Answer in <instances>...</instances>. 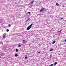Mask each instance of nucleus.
Wrapping results in <instances>:
<instances>
[{"instance_id": "1", "label": "nucleus", "mask_w": 66, "mask_h": 66, "mask_svg": "<svg viewBox=\"0 0 66 66\" xmlns=\"http://www.w3.org/2000/svg\"><path fill=\"white\" fill-rule=\"evenodd\" d=\"M33 26V24H31L29 25V26L28 27H27V30H30L31 28V27H32V26Z\"/></svg>"}, {"instance_id": "2", "label": "nucleus", "mask_w": 66, "mask_h": 66, "mask_svg": "<svg viewBox=\"0 0 66 66\" xmlns=\"http://www.w3.org/2000/svg\"><path fill=\"white\" fill-rule=\"evenodd\" d=\"M45 9L44 8H41V10L39 11L40 12H42V11H43Z\"/></svg>"}, {"instance_id": "3", "label": "nucleus", "mask_w": 66, "mask_h": 66, "mask_svg": "<svg viewBox=\"0 0 66 66\" xmlns=\"http://www.w3.org/2000/svg\"><path fill=\"white\" fill-rule=\"evenodd\" d=\"M34 2V1H32L30 2V3L31 4H33V2Z\"/></svg>"}, {"instance_id": "4", "label": "nucleus", "mask_w": 66, "mask_h": 66, "mask_svg": "<svg viewBox=\"0 0 66 66\" xmlns=\"http://www.w3.org/2000/svg\"><path fill=\"white\" fill-rule=\"evenodd\" d=\"M56 42L55 41H53V42H52V44H55Z\"/></svg>"}, {"instance_id": "5", "label": "nucleus", "mask_w": 66, "mask_h": 66, "mask_svg": "<svg viewBox=\"0 0 66 66\" xmlns=\"http://www.w3.org/2000/svg\"><path fill=\"white\" fill-rule=\"evenodd\" d=\"M30 18H28V19H27V20H26V22H27V21H28V20H30Z\"/></svg>"}, {"instance_id": "6", "label": "nucleus", "mask_w": 66, "mask_h": 66, "mask_svg": "<svg viewBox=\"0 0 66 66\" xmlns=\"http://www.w3.org/2000/svg\"><path fill=\"white\" fill-rule=\"evenodd\" d=\"M15 56L16 57H17L18 56V54H15Z\"/></svg>"}, {"instance_id": "7", "label": "nucleus", "mask_w": 66, "mask_h": 66, "mask_svg": "<svg viewBox=\"0 0 66 66\" xmlns=\"http://www.w3.org/2000/svg\"><path fill=\"white\" fill-rule=\"evenodd\" d=\"M22 41L23 44H25V41L24 40H23Z\"/></svg>"}, {"instance_id": "8", "label": "nucleus", "mask_w": 66, "mask_h": 66, "mask_svg": "<svg viewBox=\"0 0 66 66\" xmlns=\"http://www.w3.org/2000/svg\"><path fill=\"white\" fill-rule=\"evenodd\" d=\"M56 4L57 6H59V4H58L57 3H56Z\"/></svg>"}, {"instance_id": "9", "label": "nucleus", "mask_w": 66, "mask_h": 66, "mask_svg": "<svg viewBox=\"0 0 66 66\" xmlns=\"http://www.w3.org/2000/svg\"><path fill=\"white\" fill-rule=\"evenodd\" d=\"M53 66V64H50L49 66Z\"/></svg>"}, {"instance_id": "10", "label": "nucleus", "mask_w": 66, "mask_h": 66, "mask_svg": "<svg viewBox=\"0 0 66 66\" xmlns=\"http://www.w3.org/2000/svg\"><path fill=\"white\" fill-rule=\"evenodd\" d=\"M53 49H51L50 50V51H53Z\"/></svg>"}, {"instance_id": "11", "label": "nucleus", "mask_w": 66, "mask_h": 66, "mask_svg": "<svg viewBox=\"0 0 66 66\" xmlns=\"http://www.w3.org/2000/svg\"><path fill=\"white\" fill-rule=\"evenodd\" d=\"M18 49H17V48H16V52H18Z\"/></svg>"}, {"instance_id": "12", "label": "nucleus", "mask_w": 66, "mask_h": 66, "mask_svg": "<svg viewBox=\"0 0 66 66\" xmlns=\"http://www.w3.org/2000/svg\"><path fill=\"white\" fill-rule=\"evenodd\" d=\"M61 31H62V30H60V31H58V32L59 33H60V32H61Z\"/></svg>"}, {"instance_id": "13", "label": "nucleus", "mask_w": 66, "mask_h": 66, "mask_svg": "<svg viewBox=\"0 0 66 66\" xmlns=\"http://www.w3.org/2000/svg\"><path fill=\"white\" fill-rule=\"evenodd\" d=\"M11 26V24H9L8 25V27H10Z\"/></svg>"}, {"instance_id": "14", "label": "nucleus", "mask_w": 66, "mask_h": 66, "mask_svg": "<svg viewBox=\"0 0 66 66\" xmlns=\"http://www.w3.org/2000/svg\"><path fill=\"white\" fill-rule=\"evenodd\" d=\"M21 47V45H20V44L19 45V46H18V47Z\"/></svg>"}, {"instance_id": "15", "label": "nucleus", "mask_w": 66, "mask_h": 66, "mask_svg": "<svg viewBox=\"0 0 66 66\" xmlns=\"http://www.w3.org/2000/svg\"><path fill=\"white\" fill-rule=\"evenodd\" d=\"M9 30L8 29H7L6 30V31L7 32H9Z\"/></svg>"}, {"instance_id": "16", "label": "nucleus", "mask_w": 66, "mask_h": 66, "mask_svg": "<svg viewBox=\"0 0 66 66\" xmlns=\"http://www.w3.org/2000/svg\"><path fill=\"white\" fill-rule=\"evenodd\" d=\"M57 64V62H56L54 63V65H56V64Z\"/></svg>"}, {"instance_id": "17", "label": "nucleus", "mask_w": 66, "mask_h": 66, "mask_svg": "<svg viewBox=\"0 0 66 66\" xmlns=\"http://www.w3.org/2000/svg\"><path fill=\"white\" fill-rule=\"evenodd\" d=\"M3 37L4 38H5V36L4 35L3 36Z\"/></svg>"}, {"instance_id": "18", "label": "nucleus", "mask_w": 66, "mask_h": 66, "mask_svg": "<svg viewBox=\"0 0 66 66\" xmlns=\"http://www.w3.org/2000/svg\"><path fill=\"white\" fill-rule=\"evenodd\" d=\"M27 58H28V57H25V59H27Z\"/></svg>"}, {"instance_id": "19", "label": "nucleus", "mask_w": 66, "mask_h": 66, "mask_svg": "<svg viewBox=\"0 0 66 66\" xmlns=\"http://www.w3.org/2000/svg\"><path fill=\"white\" fill-rule=\"evenodd\" d=\"M28 13L29 14H30V12H28Z\"/></svg>"}, {"instance_id": "20", "label": "nucleus", "mask_w": 66, "mask_h": 66, "mask_svg": "<svg viewBox=\"0 0 66 66\" xmlns=\"http://www.w3.org/2000/svg\"><path fill=\"white\" fill-rule=\"evenodd\" d=\"M65 7V6H64V5H62V7Z\"/></svg>"}, {"instance_id": "21", "label": "nucleus", "mask_w": 66, "mask_h": 66, "mask_svg": "<svg viewBox=\"0 0 66 66\" xmlns=\"http://www.w3.org/2000/svg\"><path fill=\"white\" fill-rule=\"evenodd\" d=\"M63 19V18H61L60 19L62 20Z\"/></svg>"}, {"instance_id": "22", "label": "nucleus", "mask_w": 66, "mask_h": 66, "mask_svg": "<svg viewBox=\"0 0 66 66\" xmlns=\"http://www.w3.org/2000/svg\"><path fill=\"white\" fill-rule=\"evenodd\" d=\"M64 42H66V39H65Z\"/></svg>"}, {"instance_id": "23", "label": "nucleus", "mask_w": 66, "mask_h": 66, "mask_svg": "<svg viewBox=\"0 0 66 66\" xmlns=\"http://www.w3.org/2000/svg\"><path fill=\"white\" fill-rule=\"evenodd\" d=\"M40 53V52H38V53Z\"/></svg>"}, {"instance_id": "24", "label": "nucleus", "mask_w": 66, "mask_h": 66, "mask_svg": "<svg viewBox=\"0 0 66 66\" xmlns=\"http://www.w3.org/2000/svg\"><path fill=\"white\" fill-rule=\"evenodd\" d=\"M2 44H3V43H2Z\"/></svg>"}]
</instances>
